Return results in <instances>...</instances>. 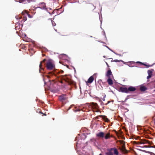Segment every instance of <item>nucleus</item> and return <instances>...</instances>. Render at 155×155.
<instances>
[{
  "instance_id": "f257e3e1",
  "label": "nucleus",
  "mask_w": 155,
  "mask_h": 155,
  "mask_svg": "<svg viewBox=\"0 0 155 155\" xmlns=\"http://www.w3.org/2000/svg\"><path fill=\"white\" fill-rule=\"evenodd\" d=\"M89 107L93 110L94 112H101L98 109L99 106L97 103L94 102L91 103L90 104Z\"/></svg>"
},
{
  "instance_id": "f03ea898",
  "label": "nucleus",
  "mask_w": 155,
  "mask_h": 155,
  "mask_svg": "<svg viewBox=\"0 0 155 155\" xmlns=\"http://www.w3.org/2000/svg\"><path fill=\"white\" fill-rule=\"evenodd\" d=\"M47 68L49 70H52L55 68V65L51 60L48 61L46 64Z\"/></svg>"
},
{
  "instance_id": "7ed1b4c3",
  "label": "nucleus",
  "mask_w": 155,
  "mask_h": 155,
  "mask_svg": "<svg viewBox=\"0 0 155 155\" xmlns=\"http://www.w3.org/2000/svg\"><path fill=\"white\" fill-rule=\"evenodd\" d=\"M39 8L43 9L45 10H46L48 11V9L51 10V8H47L46 7L45 4L44 2H41L38 4V7Z\"/></svg>"
},
{
  "instance_id": "20e7f679",
  "label": "nucleus",
  "mask_w": 155,
  "mask_h": 155,
  "mask_svg": "<svg viewBox=\"0 0 155 155\" xmlns=\"http://www.w3.org/2000/svg\"><path fill=\"white\" fill-rule=\"evenodd\" d=\"M105 134L102 132H100L96 134V137L99 138H103L104 137Z\"/></svg>"
},
{
  "instance_id": "39448f33",
  "label": "nucleus",
  "mask_w": 155,
  "mask_h": 155,
  "mask_svg": "<svg viewBox=\"0 0 155 155\" xmlns=\"http://www.w3.org/2000/svg\"><path fill=\"white\" fill-rule=\"evenodd\" d=\"M119 91L122 92L128 93L127 88L126 87H120L119 88Z\"/></svg>"
},
{
  "instance_id": "423d86ee",
  "label": "nucleus",
  "mask_w": 155,
  "mask_h": 155,
  "mask_svg": "<svg viewBox=\"0 0 155 155\" xmlns=\"http://www.w3.org/2000/svg\"><path fill=\"white\" fill-rule=\"evenodd\" d=\"M66 99V95L65 94H62L59 96V100L61 102H63Z\"/></svg>"
},
{
  "instance_id": "0eeeda50",
  "label": "nucleus",
  "mask_w": 155,
  "mask_h": 155,
  "mask_svg": "<svg viewBox=\"0 0 155 155\" xmlns=\"http://www.w3.org/2000/svg\"><path fill=\"white\" fill-rule=\"evenodd\" d=\"M128 93L130 92H134L136 90V88L135 87L130 86L127 88Z\"/></svg>"
},
{
  "instance_id": "6e6552de",
  "label": "nucleus",
  "mask_w": 155,
  "mask_h": 155,
  "mask_svg": "<svg viewBox=\"0 0 155 155\" xmlns=\"http://www.w3.org/2000/svg\"><path fill=\"white\" fill-rule=\"evenodd\" d=\"M106 76L108 77V78H109V77L113 78V75L110 70H108L107 71Z\"/></svg>"
},
{
  "instance_id": "1a4fd4ad",
  "label": "nucleus",
  "mask_w": 155,
  "mask_h": 155,
  "mask_svg": "<svg viewBox=\"0 0 155 155\" xmlns=\"http://www.w3.org/2000/svg\"><path fill=\"white\" fill-rule=\"evenodd\" d=\"M113 78L109 77L108 78V79L107 81L108 84L110 86H111L113 84V82L112 80V78Z\"/></svg>"
},
{
  "instance_id": "9d476101",
  "label": "nucleus",
  "mask_w": 155,
  "mask_h": 155,
  "mask_svg": "<svg viewBox=\"0 0 155 155\" xmlns=\"http://www.w3.org/2000/svg\"><path fill=\"white\" fill-rule=\"evenodd\" d=\"M111 150L112 151H114V153L116 155H118V152L117 150V149L116 148H111Z\"/></svg>"
},
{
  "instance_id": "9b49d317",
  "label": "nucleus",
  "mask_w": 155,
  "mask_h": 155,
  "mask_svg": "<svg viewBox=\"0 0 155 155\" xmlns=\"http://www.w3.org/2000/svg\"><path fill=\"white\" fill-rule=\"evenodd\" d=\"M108 151L107 152L105 153V155H113V153L112 152L111 150V148L107 150Z\"/></svg>"
},
{
  "instance_id": "f8f14e48",
  "label": "nucleus",
  "mask_w": 155,
  "mask_h": 155,
  "mask_svg": "<svg viewBox=\"0 0 155 155\" xmlns=\"http://www.w3.org/2000/svg\"><path fill=\"white\" fill-rule=\"evenodd\" d=\"M94 78L93 76L90 77L88 79L87 82L89 83H91L94 81Z\"/></svg>"
},
{
  "instance_id": "ddd939ff",
  "label": "nucleus",
  "mask_w": 155,
  "mask_h": 155,
  "mask_svg": "<svg viewBox=\"0 0 155 155\" xmlns=\"http://www.w3.org/2000/svg\"><path fill=\"white\" fill-rule=\"evenodd\" d=\"M140 90L142 91H144L147 89V88L144 86H142L140 87Z\"/></svg>"
},
{
  "instance_id": "4468645a",
  "label": "nucleus",
  "mask_w": 155,
  "mask_h": 155,
  "mask_svg": "<svg viewBox=\"0 0 155 155\" xmlns=\"http://www.w3.org/2000/svg\"><path fill=\"white\" fill-rule=\"evenodd\" d=\"M105 139H110V133L107 134L105 136H104V137Z\"/></svg>"
},
{
  "instance_id": "2eb2a0df",
  "label": "nucleus",
  "mask_w": 155,
  "mask_h": 155,
  "mask_svg": "<svg viewBox=\"0 0 155 155\" xmlns=\"http://www.w3.org/2000/svg\"><path fill=\"white\" fill-rule=\"evenodd\" d=\"M20 3L23 2L25 1H27L28 2H31L34 1V0H19Z\"/></svg>"
},
{
  "instance_id": "dca6fc26",
  "label": "nucleus",
  "mask_w": 155,
  "mask_h": 155,
  "mask_svg": "<svg viewBox=\"0 0 155 155\" xmlns=\"http://www.w3.org/2000/svg\"><path fill=\"white\" fill-rule=\"evenodd\" d=\"M46 61V59H44L42 61H41L40 62V63L39 64V67H40V68L41 69H43V68H41V67H42V62H44Z\"/></svg>"
},
{
  "instance_id": "f3484780",
  "label": "nucleus",
  "mask_w": 155,
  "mask_h": 155,
  "mask_svg": "<svg viewBox=\"0 0 155 155\" xmlns=\"http://www.w3.org/2000/svg\"><path fill=\"white\" fill-rule=\"evenodd\" d=\"M102 118L104 120H105V121L106 122H108L109 121L108 118H107L105 116H103Z\"/></svg>"
},
{
  "instance_id": "a211bd4d",
  "label": "nucleus",
  "mask_w": 155,
  "mask_h": 155,
  "mask_svg": "<svg viewBox=\"0 0 155 155\" xmlns=\"http://www.w3.org/2000/svg\"><path fill=\"white\" fill-rule=\"evenodd\" d=\"M137 63H140V64L141 65H144L146 66H147V67H150V66H150V65H147V64H144L142 62H139V61H138V62H137Z\"/></svg>"
},
{
  "instance_id": "6ab92c4d",
  "label": "nucleus",
  "mask_w": 155,
  "mask_h": 155,
  "mask_svg": "<svg viewBox=\"0 0 155 155\" xmlns=\"http://www.w3.org/2000/svg\"><path fill=\"white\" fill-rule=\"evenodd\" d=\"M121 150L124 153H127V151L126 149H125V147H123L121 149Z\"/></svg>"
},
{
  "instance_id": "aec40b11",
  "label": "nucleus",
  "mask_w": 155,
  "mask_h": 155,
  "mask_svg": "<svg viewBox=\"0 0 155 155\" xmlns=\"http://www.w3.org/2000/svg\"><path fill=\"white\" fill-rule=\"evenodd\" d=\"M73 110L74 112H77V111H80V110L79 109H78L77 107H75V109H73Z\"/></svg>"
},
{
  "instance_id": "412c9836",
  "label": "nucleus",
  "mask_w": 155,
  "mask_h": 155,
  "mask_svg": "<svg viewBox=\"0 0 155 155\" xmlns=\"http://www.w3.org/2000/svg\"><path fill=\"white\" fill-rule=\"evenodd\" d=\"M152 71L151 70H148V75H152Z\"/></svg>"
},
{
  "instance_id": "4be33fe9",
  "label": "nucleus",
  "mask_w": 155,
  "mask_h": 155,
  "mask_svg": "<svg viewBox=\"0 0 155 155\" xmlns=\"http://www.w3.org/2000/svg\"><path fill=\"white\" fill-rule=\"evenodd\" d=\"M26 14L28 16L29 18H32V16L31 15H30L28 13H26Z\"/></svg>"
},
{
  "instance_id": "5701e85b",
  "label": "nucleus",
  "mask_w": 155,
  "mask_h": 155,
  "mask_svg": "<svg viewBox=\"0 0 155 155\" xmlns=\"http://www.w3.org/2000/svg\"><path fill=\"white\" fill-rule=\"evenodd\" d=\"M27 18L26 17H23V21L24 22L27 20Z\"/></svg>"
},
{
  "instance_id": "b1692460",
  "label": "nucleus",
  "mask_w": 155,
  "mask_h": 155,
  "mask_svg": "<svg viewBox=\"0 0 155 155\" xmlns=\"http://www.w3.org/2000/svg\"><path fill=\"white\" fill-rule=\"evenodd\" d=\"M74 105H71L70 107H69V109L68 110H69V109H71L72 107H73L74 106Z\"/></svg>"
},
{
  "instance_id": "393cba45",
  "label": "nucleus",
  "mask_w": 155,
  "mask_h": 155,
  "mask_svg": "<svg viewBox=\"0 0 155 155\" xmlns=\"http://www.w3.org/2000/svg\"><path fill=\"white\" fill-rule=\"evenodd\" d=\"M152 75H148V76H147V78L148 79L151 78Z\"/></svg>"
},
{
  "instance_id": "a878e982",
  "label": "nucleus",
  "mask_w": 155,
  "mask_h": 155,
  "mask_svg": "<svg viewBox=\"0 0 155 155\" xmlns=\"http://www.w3.org/2000/svg\"><path fill=\"white\" fill-rule=\"evenodd\" d=\"M102 116H103L102 115H99V116H97V117H96V118L97 119H98L99 118V117H102Z\"/></svg>"
},
{
  "instance_id": "bb28decb",
  "label": "nucleus",
  "mask_w": 155,
  "mask_h": 155,
  "mask_svg": "<svg viewBox=\"0 0 155 155\" xmlns=\"http://www.w3.org/2000/svg\"><path fill=\"white\" fill-rule=\"evenodd\" d=\"M121 60L119 61L118 60H114L113 61L115 62H120Z\"/></svg>"
},
{
  "instance_id": "cd10ccee",
  "label": "nucleus",
  "mask_w": 155,
  "mask_h": 155,
  "mask_svg": "<svg viewBox=\"0 0 155 155\" xmlns=\"http://www.w3.org/2000/svg\"><path fill=\"white\" fill-rule=\"evenodd\" d=\"M111 102V101H108V102H107V103L105 105H107V104H109Z\"/></svg>"
},
{
  "instance_id": "c85d7f7f",
  "label": "nucleus",
  "mask_w": 155,
  "mask_h": 155,
  "mask_svg": "<svg viewBox=\"0 0 155 155\" xmlns=\"http://www.w3.org/2000/svg\"><path fill=\"white\" fill-rule=\"evenodd\" d=\"M39 113H41V114H43V113H42L40 111V112H39ZM44 115H45V116H46V114H44Z\"/></svg>"
},
{
  "instance_id": "c756f323",
  "label": "nucleus",
  "mask_w": 155,
  "mask_h": 155,
  "mask_svg": "<svg viewBox=\"0 0 155 155\" xmlns=\"http://www.w3.org/2000/svg\"><path fill=\"white\" fill-rule=\"evenodd\" d=\"M150 153L151 155H155V154L151 152Z\"/></svg>"
},
{
  "instance_id": "7c9ffc66",
  "label": "nucleus",
  "mask_w": 155,
  "mask_h": 155,
  "mask_svg": "<svg viewBox=\"0 0 155 155\" xmlns=\"http://www.w3.org/2000/svg\"><path fill=\"white\" fill-rule=\"evenodd\" d=\"M49 74H51L52 75L53 74H54V73L52 72H50L49 73Z\"/></svg>"
},
{
  "instance_id": "2f4dec72",
  "label": "nucleus",
  "mask_w": 155,
  "mask_h": 155,
  "mask_svg": "<svg viewBox=\"0 0 155 155\" xmlns=\"http://www.w3.org/2000/svg\"><path fill=\"white\" fill-rule=\"evenodd\" d=\"M151 147H154L155 148V146H152Z\"/></svg>"
},
{
  "instance_id": "473e14b6",
  "label": "nucleus",
  "mask_w": 155,
  "mask_h": 155,
  "mask_svg": "<svg viewBox=\"0 0 155 155\" xmlns=\"http://www.w3.org/2000/svg\"><path fill=\"white\" fill-rule=\"evenodd\" d=\"M135 142V143H136L137 144H139V143H137V142H136V141H135V142Z\"/></svg>"
},
{
  "instance_id": "72a5a7b5",
  "label": "nucleus",
  "mask_w": 155,
  "mask_h": 155,
  "mask_svg": "<svg viewBox=\"0 0 155 155\" xmlns=\"http://www.w3.org/2000/svg\"><path fill=\"white\" fill-rule=\"evenodd\" d=\"M60 82H61V83H63V81H61Z\"/></svg>"
},
{
  "instance_id": "f704fd0d",
  "label": "nucleus",
  "mask_w": 155,
  "mask_h": 155,
  "mask_svg": "<svg viewBox=\"0 0 155 155\" xmlns=\"http://www.w3.org/2000/svg\"><path fill=\"white\" fill-rule=\"evenodd\" d=\"M103 100L104 101H105V99L104 98V99H103Z\"/></svg>"
},
{
  "instance_id": "c9c22d12",
  "label": "nucleus",
  "mask_w": 155,
  "mask_h": 155,
  "mask_svg": "<svg viewBox=\"0 0 155 155\" xmlns=\"http://www.w3.org/2000/svg\"><path fill=\"white\" fill-rule=\"evenodd\" d=\"M99 155H102L101 153H100Z\"/></svg>"
},
{
  "instance_id": "e433bc0d",
  "label": "nucleus",
  "mask_w": 155,
  "mask_h": 155,
  "mask_svg": "<svg viewBox=\"0 0 155 155\" xmlns=\"http://www.w3.org/2000/svg\"><path fill=\"white\" fill-rule=\"evenodd\" d=\"M47 77L48 78L49 77L48 76H47Z\"/></svg>"
},
{
  "instance_id": "4c0bfd02",
  "label": "nucleus",
  "mask_w": 155,
  "mask_h": 155,
  "mask_svg": "<svg viewBox=\"0 0 155 155\" xmlns=\"http://www.w3.org/2000/svg\"><path fill=\"white\" fill-rule=\"evenodd\" d=\"M143 143V144H144V143Z\"/></svg>"
}]
</instances>
